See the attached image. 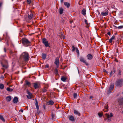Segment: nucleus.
I'll return each mask as SVG.
<instances>
[{
  "instance_id": "nucleus-1",
  "label": "nucleus",
  "mask_w": 123,
  "mask_h": 123,
  "mask_svg": "<svg viewBox=\"0 0 123 123\" xmlns=\"http://www.w3.org/2000/svg\"><path fill=\"white\" fill-rule=\"evenodd\" d=\"M21 40L22 43L25 46L27 47L31 45V42L28 39L23 38Z\"/></svg>"
},
{
  "instance_id": "nucleus-2",
  "label": "nucleus",
  "mask_w": 123,
  "mask_h": 123,
  "mask_svg": "<svg viewBox=\"0 0 123 123\" xmlns=\"http://www.w3.org/2000/svg\"><path fill=\"white\" fill-rule=\"evenodd\" d=\"M123 82L122 79H118L116 81L115 85L117 87H121L123 86Z\"/></svg>"
},
{
  "instance_id": "nucleus-3",
  "label": "nucleus",
  "mask_w": 123,
  "mask_h": 123,
  "mask_svg": "<svg viewBox=\"0 0 123 123\" xmlns=\"http://www.w3.org/2000/svg\"><path fill=\"white\" fill-rule=\"evenodd\" d=\"M23 58L24 59L25 62H27L29 60V55L26 52H25L23 53L22 54Z\"/></svg>"
},
{
  "instance_id": "nucleus-4",
  "label": "nucleus",
  "mask_w": 123,
  "mask_h": 123,
  "mask_svg": "<svg viewBox=\"0 0 123 123\" xmlns=\"http://www.w3.org/2000/svg\"><path fill=\"white\" fill-rule=\"evenodd\" d=\"M42 42L44 44L46 47H50L49 46L50 44L48 43V41L45 38H43L42 39Z\"/></svg>"
},
{
  "instance_id": "nucleus-5",
  "label": "nucleus",
  "mask_w": 123,
  "mask_h": 123,
  "mask_svg": "<svg viewBox=\"0 0 123 123\" xmlns=\"http://www.w3.org/2000/svg\"><path fill=\"white\" fill-rule=\"evenodd\" d=\"M114 88V85L113 84H111L110 85L108 90L107 91V94H109L111 93Z\"/></svg>"
},
{
  "instance_id": "nucleus-6",
  "label": "nucleus",
  "mask_w": 123,
  "mask_h": 123,
  "mask_svg": "<svg viewBox=\"0 0 123 123\" xmlns=\"http://www.w3.org/2000/svg\"><path fill=\"white\" fill-rule=\"evenodd\" d=\"M27 13L28 14V18L29 19H31L33 17V12L31 10L28 11Z\"/></svg>"
},
{
  "instance_id": "nucleus-7",
  "label": "nucleus",
  "mask_w": 123,
  "mask_h": 123,
  "mask_svg": "<svg viewBox=\"0 0 123 123\" xmlns=\"http://www.w3.org/2000/svg\"><path fill=\"white\" fill-rule=\"evenodd\" d=\"M80 62L85 63L86 65H88V64L86 62V60L85 59L82 57H81L80 58Z\"/></svg>"
},
{
  "instance_id": "nucleus-8",
  "label": "nucleus",
  "mask_w": 123,
  "mask_h": 123,
  "mask_svg": "<svg viewBox=\"0 0 123 123\" xmlns=\"http://www.w3.org/2000/svg\"><path fill=\"white\" fill-rule=\"evenodd\" d=\"M105 116L107 117V119H108V121H111V119L110 118L111 117H113L112 113H111L110 114V115L107 113H106L105 114Z\"/></svg>"
},
{
  "instance_id": "nucleus-9",
  "label": "nucleus",
  "mask_w": 123,
  "mask_h": 123,
  "mask_svg": "<svg viewBox=\"0 0 123 123\" xmlns=\"http://www.w3.org/2000/svg\"><path fill=\"white\" fill-rule=\"evenodd\" d=\"M54 63L56 65L57 68H58L59 67V61L58 57H56Z\"/></svg>"
},
{
  "instance_id": "nucleus-10",
  "label": "nucleus",
  "mask_w": 123,
  "mask_h": 123,
  "mask_svg": "<svg viewBox=\"0 0 123 123\" xmlns=\"http://www.w3.org/2000/svg\"><path fill=\"white\" fill-rule=\"evenodd\" d=\"M117 101L119 105H123V97L118 98Z\"/></svg>"
},
{
  "instance_id": "nucleus-11",
  "label": "nucleus",
  "mask_w": 123,
  "mask_h": 123,
  "mask_svg": "<svg viewBox=\"0 0 123 123\" xmlns=\"http://www.w3.org/2000/svg\"><path fill=\"white\" fill-rule=\"evenodd\" d=\"M87 59L89 60H91L93 58V56L91 54H88L87 55Z\"/></svg>"
},
{
  "instance_id": "nucleus-12",
  "label": "nucleus",
  "mask_w": 123,
  "mask_h": 123,
  "mask_svg": "<svg viewBox=\"0 0 123 123\" xmlns=\"http://www.w3.org/2000/svg\"><path fill=\"white\" fill-rule=\"evenodd\" d=\"M34 87L35 89H36L39 88L40 86L39 84L37 83H34Z\"/></svg>"
},
{
  "instance_id": "nucleus-13",
  "label": "nucleus",
  "mask_w": 123,
  "mask_h": 123,
  "mask_svg": "<svg viewBox=\"0 0 123 123\" xmlns=\"http://www.w3.org/2000/svg\"><path fill=\"white\" fill-rule=\"evenodd\" d=\"M105 109H103V110L104 111V112H107L108 111V105L107 104H105Z\"/></svg>"
},
{
  "instance_id": "nucleus-14",
  "label": "nucleus",
  "mask_w": 123,
  "mask_h": 123,
  "mask_svg": "<svg viewBox=\"0 0 123 123\" xmlns=\"http://www.w3.org/2000/svg\"><path fill=\"white\" fill-rule=\"evenodd\" d=\"M17 53V52L14 51H10V53L11 55L12 56H14L16 55Z\"/></svg>"
},
{
  "instance_id": "nucleus-15",
  "label": "nucleus",
  "mask_w": 123,
  "mask_h": 123,
  "mask_svg": "<svg viewBox=\"0 0 123 123\" xmlns=\"http://www.w3.org/2000/svg\"><path fill=\"white\" fill-rule=\"evenodd\" d=\"M35 101H36L35 105H36V108L37 109V111H38L39 110V106H38V102L37 101V100L36 99H35Z\"/></svg>"
},
{
  "instance_id": "nucleus-16",
  "label": "nucleus",
  "mask_w": 123,
  "mask_h": 123,
  "mask_svg": "<svg viewBox=\"0 0 123 123\" xmlns=\"http://www.w3.org/2000/svg\"><path fill=\"white\" fill-rule=\"evenodd\" d=\"M1 64L2 67L5 68H7L8 67L7 62L6 61V63L5 64H4L2 63H1Z\"/></svg>"
},
{
  "instance_id": "nucleus-17",
  "label": "nucleus",
  "mask_w": 123,
  "mask_h": 123,
  "mask_svg": "<svg viewBox=\"0 0 123 123\" xmlns=\"http://www.w3.org/2000/svg\"><path fill=\"white\" fill-rule=\"evenodd\" d=\"M68 118L69 120L71 121H74L75 120L73 116L70 115L68 117Z\"/></svg>"
},
{
  "instance_id": "nucleus-18",
  "label": "nucleus",
  "mask_w": 123,
  "mask_h": 123,
  "mask_svg": "<svg viewBox=\"0 0 123 123\" xmlns=\"http://www.w3.org/2000/svg\"><path fill=\"white\" fill-rule=\"evenodd\" d=\"M18 101V98L17 97H14L13 99V103L15 104H16Z\"/></svg>"
},
{
  "instance_id": "nucleus-19",
  "label": "nucleus",
  "mask_w": 123,
  "mask_h": 123,
  "mask_svg": "<svg viewBox=\"0 0 123 123\" xmlns=\"http://www.w3.org/2000/svg\"><path fill=\"white\" fill-rule=\"evenodd\" d=\"M108 11H106L105 12H102L101 14V15L103 16H106L108 15Z\"/></svg>"
},
{
  "instance_id": "nucleus-20",
  "label": "nucleus",
  "mask_w": 123,
  "mask_h": 123,
  "mask_svg": "<svg viewBox=\"0 0 123 123\" xmlns=\"http://www.w3.org/2000/svg\"><path fill=\"white\" fill-rule=\"evenodd\" d=\"M11 96H7L6 98V100L7 102L10 101L11 99Z\"/></svg>"
},
{
  "instance_id": "nucleus-21",
  "label": "nucleus",
  "mask_w": 123,
  "mask_h": 123,
  "mask_svg": "<svg viewBox=\"0 0 123 123\" xmlns=\"http://www.w3.org/2000/svg\"><path fill=\"white\" fill-rule=\"evenodd\" d=\"M81 13L84 16L86 15V10L85 9H83L81 11Z\"/></svg>"
},
{
  "instance_id": "nucleus-22",
  "label": "nucleus",
  "mask_w": 123,
  "mask_h": 123,
  "mask_svg": "<svg viewBox=\"0 0 123 123\" xmlns=\"http://www.w3.org/2000/svg\"><path fill=\"white\" fill-rule=\"evenodd\" d=\"M64 5L66 6L68 8L70 6V4L68 2H65L64 3Z\"/></svg>"
},
{
  "instance_id": "nucleus-23",
  "label": "nucleus",
  "mask_w": 123,
  "mask_h": 123,
  "mask_svg": "<svg viewBox=\"0 0 123 123\" xmlns=\"http://www.w3.org/2000/svg\"><path fill=\"white\" fill-rule=\"evenodd\" d=\"M59 12L60 14H62L63 12V9L62 8H59Z\"/></svg>"
},
{
  "instance_id": "nucleus-24",
  "label": "nucleus",
  "mask_w": 123,
  "mask_h": 123,
  "mask_svg": "<svg viewBox=\"0 0 123 123\" xmlns=\"http://www.w3.org/2000/svg\"><path fill=\"white\" fill-rule=\"evenodd\" d=\"M84 21L85 22V24H86L87 25V26H86V27L87 28H88V27H89V24L88 23L87 20L86 19H85Z\"/></svg>"
},
{
  "instance_id": "nucleus-25",
  "label": "nucleus",
  "mask_w": 123,
  "mask_h": 123,
  "mask_svg": "<svg viewBox=\"0 0 123 123\" xmlns=\"http://www.w3.org/2000/svg\"><path fill=\"white\" fill-rule=\"evenodd\" d=\"M74 113L76 115H78L79 116H80V113L77 111L74 110Z\"/></svg>"
},
{
  "instance_id": "nucleus-26",
  "label": "nucleus",
  "mask_w": 123,
  "mask_h": 123,
  "mask_svg": "<svg viewBox=\"0 0 123 123\" xmlns=\"http://www.w3.org/2000/svg\"><path fill=\"white\" fill-rule=\"evenodd\" d=\"M42 58L43 59L45 60L46 58V55L45 54L43 53L42 54Z\"/></svg>"
},
{
  "instance_id": "nucleus-27",
  "label": "nucleus",
  "mask_w": 123,
  "mask_h": 123,
  "mask_svg": "<svg viewBox=\"0 0 123 123\" xmlns=\"http://www.w3.org/2000/svg\"><path fill=\"white\" fill-rule=\"evenodd\" d=\"M7 90L9 92H11L13 90V89L10 88L9 87H7L6 88Z\"/></svg>"
},
{
  "instance_id": "nucleus-28",
  "label": "nucleus",
  "mask_w": 123,
  "mask_h": 123,
  "mask_svg": "<svg viewBox=\"0 0 123 123\" xmlns=\"http://www.w3.org/2000/svg\"><path fill=\"white\" fill-rule=\"evenodd\" d=\"M4 87V85L3 84H0V89H3Z\"/></svg>"
},
{
  "instance_id": "nucleus-29",
  "label": "nucleus",
  "mask_w": 123,
  "mask_h": 123,
  "mask_svg": "<svg viewBox=\"0 0 123 123\" xmlns=\"http://www.w3.org/2000/svg\"><path fill=\"white\" fill-rule=\"evenodd\" d=\"M116 72V71L115 69H113L112 71H111L110 73V75L111 76L113 74H115Z\"/></svg>"
},
{
  "instance_id": "nucleus-30",
  "label": "nucleus",
  "mask_w": 123,
  "mask_h": 123,
  "mask_svg": "<svg viewBox=\"0 0 123 123\" xmlns=\"http://www.w3.org/2000/svg\"><path fill=\"white\" fill-rule=\"evenodd\" d=\"M26 85H28L29 86H30L31 85V84L30 82H29L27 81H26Z\"/></svg>"
},
{
  "instance_id": "nucleus-31",
  "label": "nucleus",
  "mask_w": 123,
  "mask_h": 123,
  "mask_svg": "<svg viewBox=\"0 0 123 123\" xmlns=\"http://www.w3.org/2000/svg\"><path fill=\"white\" fill-rule=\"evenodd\" d=\"M66 78L64 77H63L61 78V80L63 81H65L66 80Z\"/></svg>"
},
{
  "instance_id": "nucleus-32",
  "label": "nucleus",
  "mask_w": 123,
  "mask_h": 123,
  "mask_svg": "<svg viewBox=\"0 0 123 123\" xmlns=\"http://www.w3.org/2000/svg\"><path fill=\"white\" fill-rule=\"evenodd\" d=\"M0 119L3 122H4L5 121V120L3 117L1 115H0Z\"/></svg>"
},
{
  "instance_id": "nucleus-33",
  "label": "nucleus",
  "mask_w": 123,
  "mask_h": 123,
  "mask_svg": "<svg viewBox=\"0 0 123 123\" xmlns=\"http://www.w3.org/2000/svg\"><path fill=\"white\" fill-rule=\"evenodd\" d=\"M47 91V90L45 88H44L42 89V91L41 92H42L44 93L46 92Z\"/></svg>"
},
{
  "instance_id": "nucleus-34",
  "label": "nucleus",
  "mask_w": 123,
  "mask_h": 123,
  "mask_svg": "<svg viewBox=\"0 0 123 123\" xmlns=\"http://www.w3.org/2000/svg\"><path fill=\"white\" fill-rule=\"evenodd\" d=\"M54 72L56 75L58 74V70L56 68H55Z\"/></svg>"
},
{
  "instance_id": "nucleus-35",
  "label": "nucleus",
  "mask_w": 123,
  "mask_h": 123,
  "mask_svg": "<svg viewBox=\"0 0 123 123\" xmlns=\"http://www.w3.org/2000/svg\"><path fill=\"white\" fill-rule=\"evenodd\" d=\"M54 102L52 100H50L49 102V105H53L54 104Z\"/></svg>"
},
{
  "instance_id": "nucleus-36",
  "label": "nucleus",
  "mask_w": 123,
  "mask_h": 123,
  "mask_svg": "<svg viewBox=\"0 0 123 123\" xmlns=\"http://www.w3.org/2000/svg\"><path fill=\"white\" fill-rule=\"evenodd\" d=\"M75 49H76V48H75L74 46L73 45H72V51L73 52L74 51Z\"/></svg>"
},
{
  "instance_id": "nucleus-37",
  "label": "nucleus",
  "mask_w": 123,
  "mask_h": 123,
  "mask_svg": "<svg viewBox=\"0 0 123 123\" xmlns=\"http://www.w3.org/2000/svg\"><path fill=\"white\" fill-rule=\"evenodd\" d=\"M77 96V93H74V98H76Z\"/></svg>"
},
{
  "instance_id": "nucleus-38",
  "label": "nucleus",
  "mask_w": 123,
  "mask_h": 123,
  "mask_svg": "<svg viewBox=\"0 0 123 123\" xmlns=\"http://www.w3.org/2000/svg\"><path fill=\"white\" fill-rule=\"evenodd\" d=\"M31 95H27L26 96L27 97V98L28 99H30L31 98Z\"/></svg>"
},
{
  "instance_id": "nucleus-39",
  "label": "nucleus",
  "mask_w": 123,
  "mask_h": 123,
  "mask_svg": "<svg viewBox=\"0 0 123 123\" xmlns=\"http://www.w3.org/2000/svg\"><path fill=\"white\" fill-rule=\"evenodd\" d=\"M98 115L99 117H101L102 115L100 113H98Z\"/></svg>"
},
{
  "instance_id": "nucleus-40",
  "label": "nucleus",
  "mask_w": 123,
  "mask_h": 123,
  "mask_svg": "<svg viewBox=\"0 0 123 123\" xmlns=\"http://www.w3.org/2000/svg\"><path fill=\"white\" fill-rule=\"evenodd\" d=\"M27 2L29 4H30L31 3V0H27Z\"/></svg>"
},
{
  "instance_id": "nucleus-41",
  "label": "nucleus",
  "mask_w": 123,
  "mask_h": 123,
  "mask_svg": "<svg viewBox=\"0 0 123 123\" xmlns=\"http://www.w3.org/2000/svg\"><path fill=\"white\" fill-rule=\"evenodd\" d=\"M27 93L28 94V95H32V93L30 92L28 90L27 91Z\"/></svg>"
},
{
  "instance_id": "nucleus-42",
  "label": "nucleus",
  "mask_w": 123,
  "mask_h": 123,
  "mask_svg": "<svg viewBox=\"0 0 123 123\" xmlns=\"http://www.w3.org/2000/svg\"><path fill=\"white\" fill-rule=\"evenodd\" d=\"M121 71L120 70H119L118 71V74L119 75H121Z\"/></svg>"
},
{
  "instance_id": "nucleus-43",
  "label": "nucleus",
  "mask_w": 123,
  "mask_h": 123,
  "mask_svg": "<svg viewBox=\"0 0 123 123\" xmlns=\"http://www.w3.org/2000/svg\"><path fill=\"white\" fill-rule=\"evenodd\" d=\"M115 36L114 35H113L112 37L111 38L112 40L115 39Z\"/></svg>"
},
{
  "instance_id": "nucleus-44",
  "label": "nucleus",
  "mask_w": 123,
  "mask_h": 123,
  "mask_svg": "<svg viewBox=\"0 0 123 123\" xmlns=\"http://www.w3.org/2000/svg\"><path fill=\"white\" fill-rule=\"evenodd\" d=\"M123 27V26H120L117 27V28L119 29H121Z\"/></svg>"
},
{
  "instance_id": "nucleus-45",
  "label": "nucleus",
  "mask_w": 123,
  "mask_h": 123,
  "mask_svg": "<svg viewBox=\"0 0 123 123\" xmlns=\"http://www.w3.org/2000/svg\"><path fill=\"white\" fill-rule=\"evenodd\" d=\"M76 50L77 53L78 54H79V51L77 48H76Z\"/></svg>"
},
{
  "instance_id": "nucleus-46",
  "label": "nucleus",
  "mask_w": 123,
  "mask_h": 123,
  "mask_svg": "<svg viewBox=\"0 0 123 123\" xmlns=\"http://www.w3.org/2000/svg\"><path fill=\"white\" fill-rule=\"evenodd\" d=\"M112 40L111 38L109 40V42L110 43H111L112 42Z\"/></svg>"
},
{
  "instance_id": "nucleus-47",
  "label": "nucleus",
  "mask_w": 123,
  "mask_h": 123,
  "mask_svg": "<svg viewBox=\"0 0 123 123\" xmlns=\"http://www.w3.org/2000/svg\"><path fill=\"white\" fill-rule=\"evenodd\" d=\"M51 117L53 119L54 117V116L53 114H52Z\"/></svg>"
},
{
  "instance_id": "nucleus-48",
  "label": "nucleus",
  "mask_w": 123,
  "mask_h": 123,
  "mask_svg": "<svg viewBox=\"0 0 123 123\" xmlns=\"http://www.w3.org/2000/svg\"><path fill=\"white\" fill-rule=\"evenodd\" d=\"M61 21L63 23H64L65 22V20L63 19H62Z\"/></svg>"
},
{
  "instance_id": "nucleus-49",
  "label": "nucleus",
  "mask_w": 123,
  "mask_h": 123,
  "mask_svg": "<svg viewBox=\"0 0 123 123\" xmlns=\"http://www.w3.org/2000/svg\"><path fill=\"white\" fill-rule=\"evenodd\" d=\"M107 34L109 36H110L111 35V33L110 32H108V33H107Z\"/></svg>"
},
{
  "instance_id": "nucleus-50",
  "label": "nucleus",
  "mask_w": 123,
  "mask_h": 123,
  "mask_svg": "<svg viewBox=\"0 0 123 123\" xmlns=\"http://www.w3.org/2000/svg\"><path fill=\"white\" fill-rule=\"evenodd\" d=\"M4 51L5 52H6V49L5 48H4Z\"/></svg>"
},
{
  "instance_id": "nucleus-51",
  "label": "nucleus",
  "mask_w": 123,
  "mask_h": 123,
  "mask_svg": "<svg viewBox=\"0 0 123 123\" xmlns=\"http://www.w3.org/2000/svg\"><path fill=\"white\" fill-rule=\"evenodd\" d=\"M19 112H23V110H19Z\"/></svg>"
},
{
  "instance_id": "nucleus-52",
  "label": "nucleus",
  "mask_w": 123,
  "mask_h": 123,
  "mask_svg": "<svg viewBox=\"0 0 123 123\" xmlns=\"http://www.w3.org/2000/svg\"><path fill=\"white\" fill-rule=\"evenodd\" d=\"M116 52L117 53H118V49L117 48V49L116 50Z\"/></svg>"
},
{
  "instance_id": "nucleus-53",
  "label": "nucleus",
  "mask_w": 123,
  "mask_h": 123,
  "mask_svg": "<svg viewBox=\"0 0 123 123\" xmlns=\"http://www.w3.org/2000/svg\"><path fill=\"white\" fill-rule=\"evenodd\" d=\"M49 67V65H48V64H47L46 65V67L47 68H48Z\"/></svg>"
},
{
  "instance_id": "nucleus-54",
  "label": "nucleus",
  "mask_w": 123,
  "mask_h": 123,
  "mask_svg": "<svg viewBox=\"0 0 123 123\" xmlns=\"http://www.w3.org/2000/svg\"><path fill=\"white\" fill-rule=\"evenodd\" d=\"M2 3H0V7H1L2 5Z\"/></svg>"
},
{
  "instance_id": "nucleus-55",
  "label": "nucleus",
  "mask_w": 123,
  "mask_h": 123,
  "mask_svg": "<svg viewBox=\"0 0 123 123\" xmlns=\"http://www.w3.org/2000/svg\"><path fill=\"white\" fill-rule=\"evenodd\" d=\"M113 26L114 27H115L116 28H117V27L115 25H113Z\"/></svg>"
},
{
  "instance_id": "nucleus-56",
  "label": "nucleus",
  "mask_w": 123,
  "mask_h": 123,
  "mask_svg": "<svg viewBox=\"0 0 123 123\" xmlns=\"http://www.w3.org/2000/svg\"><path fill=\"white\" fill-rule=\"evenodd\" d=\"M77 69H78V73L79 74V73H80V72H79V69H78V68H77Z\"/></svg>"
},
{
  "instance_id": "nucleus-57",
  "label": "nucleus",
  "mask_w": 123,
  "mask_h": 123,
  "mask_svg": "<svg viewBox=\"0 0 123 123\" xmlns=\"http://www.w3.org/2000/svg\"><path fill=\"white\" fill-rule=\"evenodd\" d=\"M17 118H15V119H14V121H17Z\"/></svg>"
},
{
  "instance_id": "nucleus-58",
  "label": "nucleus",
  "mask_w": 123,
  "mask_h": 123,
  "mask_svg": "<svg viewBox=\"0 0 123 123\" xmlns=\"http://www.w3.org/2000/svg\"><path fill=\"white\" fill-rule=\"evenodd\" d=\"M63 0H61V2L62 3L63 2Z\"/></svg>"
},
{
  "instance_id": "nucleus-59",
  "label": "nucleus",
  "mask_w": 123,
  "mask_h": 123,
  "mask_svg": "<svg viewBox=\"0 0 123 123\" xmlns=\"http://www.w3.org/2000/svg\"><path fill=\"white\" fill-rule=\"evenodd\" d=\"M37 113H38V114H39L40 112L39 111H37Z\"/></svg>"
},
{
  "instance_id": "nucleus-60",
  "label": "nucleus",
  "mask_w": 123,
  "mask_h": 123,
  "mask_svg": "<svg viewBox=\"0 0 123 123\" xmlns=\"http://www.w3.org/2000/svg\"><path fill=\"white\" fill-rule=\"evenodd\" d=\"M72 22L71 21H70V23H71Z\"/></svg>"
},
{
  "instance_id": "nucleus-61",
  "label": "nucleus",
  "mask_w": 123,
  "mask_h": 123,
  "mask_svg": "<svg viewBox=\"0 0 123 123\" xmlns=\"http://www.w3.org/2000/svg\"><path fill=\"white\" fill-rule=\"evenodd\" d=\"M92 98V97H90V98Z\"/></svg>"
},
{
  "instance_id": "nucleus-62",
  "label": "nucleus",
  "mask_w": 123,
  "mask_h": 123,
  "mask_svg": "<svg viewBox=\"0 0 123 123\" xmlns=\"http://www.w3.org/2000/svg\"><path fill=\"white\" fill-rule=\"evenodd\" d=\"M121 2L123 3V1H121Z\"/></svg>"
},
{
  "instance_id": "nucleus-63",
  "label": "nucleus",
  "mask_w": 123,
  "mask_h": 123,
  "mask_svg": "<svg viewBox=\"0 0 123 123\" xmlns=\"http://www.w3.org/2000/svg\"><path fill=\"white\" fill-rule=\"evenodd\" d=\"M123 111H122V113H123Z\"/></svg>"
},
{
  "instance_id": "nucleus-64",
  "label": "nucleus",
  "mask_w": 123,
  "mask_h": 123,
  "mask_svg": "<svg viewBox=\"0 0 123 123\" xmlns=\"http://www.w3.org/2000/svg\"><path fill=\"white\" fill-rule=\"evenodd\" d=\"M20 32H22V30H21V31Z\"/></svg>"
}]
</instances>
